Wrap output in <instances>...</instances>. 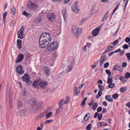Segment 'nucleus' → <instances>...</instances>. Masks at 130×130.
I'll use <instances>...</instances> for the list:
<instances>
[{
	"instance_id": "nucleus-55",
	"label": "nucleus",
	"mask_w": 130,
	"mask_h": 130,
	"mask_svg": "<svg viewBox=\"0 0 130 130\" xmlns=\"http://www.w3.org/2000/svg\"><path fill=\"white\" fill-rule=\"evenodd\" d=\"M126 56H127L128 60H130V53H127L126 54Z\"/></svg>"
},
{
	"instance_id": "nucleus-1",
	"label": "nucleus",
	"mask_w": 130,
	"mask_h": 130,
	"mask_svg": "<svg viewBox=\"0 0 130 130\" xmlns=\"http://www.w3.org/2000/svg\"><path fill=\"white\" fill-rule=\"evenodd\" d=\"M51 39L50 34L47 32L43 33L39 38V44L40 47L42 48L46 47L51 43Z\"/></svg>"
},
{
	"instance_id": "nucleus-27",
	"label": "nucleus",
	"mask_w": 130,
	"mask_h": 130,
	"mask_svg": "<svg viewBox=\"0 0 130 130\" xmlns=\"http://www.w3.org/2000/svg\"><path fill=\"white\" fill-rule=\"evenodd\" d=\"M45 115L44 113H40L36 117V119L37 120H39L44 116Z\"/></svg>"
},
{
	"instance_id": "nucleus-36",
	"label": "nucleus",
	"mask_w": 130,
	"mask_h": 130,
	"mask_svg": "<svg viewBox=\"0 0 130 130\" xmlns=\"http://www.w3.org/2000/svg\"><path fill=\"white\" fill-rule=\"evenodd\" d=\"M127 90V88L126 87H123L120 89V91L121 92L123 93L125 91H126Z\"/></svg>"
},
{
	"instance_id": "nucleus-28",
	"label": "nucleus",
	"mask_w": 130,
	"mask_h": 130,
	"mask_svg": "<svg viewBox=\"0 0 130 130\" xmlns=\"http://www.w3.org/2000/svg\"><path fill=\"white\" fill-rule=\"evenodd\" d=\"M26 90L25 89L22 90L21 92V96H25L26 94Z\"/></svg>"
},
{
	"instance_id": "nucleus-20",
	"label": "nucleus",
	"mask_w": 130,
	"mask_h": 130,
	"mask_svg": "<svg viewBox=\"0 0 130 130\" xmlns=\"http://www.w3.org/2000/svg\"><path fill=\"white\" fill-rule=\"evenodd\" d=\"M115 47L114 46L112 45H110L108 46L107 48L106 49L105 51L104 52V53H106L107 52H109L111 51L112 48Z\"/></svg>"
},
{
	"instance_id": "nucleus-37",
	"label": "nucleus",
	"mask_w": 130,
	"mask_h": 130,
	"mask_svg": "<svg viewBox=\"0 0 130 130\" xmlns=\"http://www.w3.org/2000/svg\"><path fill=\"white\" fill-rule=\"evenodd\" d=\"M98 106V104L97 102H96L93 104V105L92 106V109L93 110H95Z\"/></svg>"
},
{
	"instance_id": "nucleus-52",
	"label": "nucleus",
	"mask_w": 130,
	"mask_h": 130,
	"mask_svg": "<svg viewBox=\"0 0 130 130\" xmlns=\"http://www.w3.org/2000/svg\"><path fill=\"white\" fill-rule=\"evenodd\" d=\"M123 47L124 49H127L128 47V45L126 44H124L123 46Z\"/></svg>"
},
{
	"instance_id": "nucleus-2",
	"label": "nucleus",
	"mask_w": 130,
	"mask_h": 130,
	"mask_svg": "<svg viewBox=\"0 0 130 130\" xmlns=\"http://www.w3.org/2000/svg\"><path fill=\"white\" fill-rule=\"evenodd\" d=\"M32 109L35 113L39 112V109L42 107L44 106L42 102L38 103L36 98H32L29 101V102Z\"/></svg>"
},
{
	"instance_id": "nucleus-4",
	"label": "nucleus",
	"mask_w": 130,
	"mask_h": 130,
	"mask_svg": "<svg viewBox=\"0 0 130 130\" xmlns=\"http://www.w3.org/2000/svg\"><path fill=\"white\" fill-rule=\"evenodd\" d=\"M38 8L37 5L35 3L30 1L27 6V8L28 10L30 11H35Z\"/></svg>"
},
{
	"instance_id": "nucleus-40",
	"label": "nucleus",
	"mask_w": 130,
	"mask_h": 130,
	"mask_svg": "<svg viewBox=\"0 0 130 130\" xmlns=\"http://www.w3.org/2000/svg\"><path fill=\"white\" fill-rule=\"evenodd\" d=\"M16 10L14 7H13L11 9V13L13 15H14L15 14Z\"/></svg>"
},
{
	"instance_id": "nucleus-32",
	"label": "nucleus",
	"mask_w": 130,
	"mask_h": 130,
	"mask_svg": "<svg viewBox=\"0 0 130 130\" xmlns=\"http://www.w3.org/2000/svg\"><path fill=\"white\" fill-rule=\"evenodd\" d=\"M35 22L36 23H40L41 21V19L40 17H37L35 20Z\"/></svg>"
},
{
	"instance_id": "nucleus-54",
	"label": "nucleus",
	"mask_w": 130,
	"mask_h": 130,
	"mask_svg": "<svg viewBox=\"0 0 130 130\" xmlns=\"http://www.w3.org/2000/svg\"><path fill=\"white\" fill-rule=\"evenodd\" d=\"M130 41V38L129 37L126 38L125 40V41L127 43H128Z\"/></svg>"
},
{
	"instance_id": "nucleus-63",
	"label": "nucleus",
	"mask_w": 130,
	"mask_h": 130,
	"mask_svg": "<svg viewBox=\"0 0 130 130\" xmlns=\"http://www.w3.org/2000/svg\"><path fill=\"white\" fill-rule=\"evenodd\" d=\"M98 84H103V82L102 80L101 79H99V80L98 81Z\"/></svg>"
},
{
	"instance_id": "nucleus-8",
	"label": "nucleus",
	"mask_w": 130,
	"mask_h": 130,
	"mask_svg": "<svg viewBox=\"0 0 130 130\" xmlns=\"http://www.w3.org/2000/svg\"><path fill=\"white\" fill-rule=\"evenodd\" d=\"M47 17L48 21L52 22L54 20L55 15L53 13H49L47 14Z\"/></svg>"
},
{
	"instance_id": "nucleus-35",
	"label": "nucleus",
	"mask_w": 130,
	"mask_h": 130,
	"mask_svg": "<svg viewBox=\"0 0 130 130\" xmlns=\"http://www.w3.org/2000/svg\"><path fill=\"white\" fill-rule=\"evenodd\" d=\"M119 41V40L118 39L116 40L113 43H111L110 45H112L115 47L118 43Z\"/></svg>"
},
{
	"instance_id": "nucleus-15",
	"label": "nucleus",
	"mask_w": 130,
	"mask_h": 130,
	"mask_svg": "<svg viewBox=\"0 0 130 130\" xmlns=\"http://www.w3.org/2000/svg\"><path fill=\"white\" fill-rule=\"evenodd\" d=\"M113 70L114 71L118 70L122 72L123 70V69L121 66L115 65L113 68Z\"/></svg>"
},
{
	"instance_id": "nucleus-30",
	"label": "nucleus",
	"mask_w": 130,
	"mask_h": 130,
	"mask_svg": "<svg viewBox=\"0 0 130 130\" xmlns=\"http://www.w3.org/2000/svg\"><path fill=\"white\" fill-rule=\"evenodd\" d=\"M62 13L63 15L64 19H66L67 17V13L66 12V10L63 9L62 11Z\"/></svg>"
},
{
	"instance_id": "nucleus-33",
	"label": "nucleus",
	"mask_w": 130,
	"mask_h": 130,
	"mask_svg": "<svg viewBox=\"0 0 130 130\" xmlns=\"http://www.w3.org/2000/svg\"><path fill=\"white\" fill-rule=\"evenodd\" d=\"M70 100V99L68 96H66V99L64 101V103L65 104H67L69 102Z\"/></svg>"
},
{
	"instance_id": "nucleus-50",
	"label": "nucleus",
	"mask_w": 130,
	"mask_h": 130,
	"mask_svg": "<svg viewBox=\"0 0 130 130\" xmlns=\"http://www.w3.org/2000/svg\"><path fill=\"white\" fill-rule=\"evenodd\" d=\"M53 121V120H46L45 122L44 123L45 124H47L49 123H50L51 122Z\"/></svg>"
},
{
	"instance_id": "nucleus-39",
	"label": "nucleus",
	"mask_w": 130,
	"mask_h": 130,
	"mask_svg": "<svg viewBox=\"0 0 130 130\" xmlns=\"http://www.w3.org/2000/svg\"><path fill=\"white\" fill-rule=\"evenodd\" d=\"M102 91L99 90L98 92V94L96 96V98L99 99L100 98V97L102 94Z\"/></svg>"
},
{
	"instance_id": "nucleus-42",
	"label": "nucleus",
	"mask_w": 130,
	"mask_h": 130,
	"mask_svg": "<svg viewBox=\"0 0 130 130\" xmlns=\"http://www.w3.org/2000/svg\"><path fill=\"white\" fill-rule=\"evenodd\" d=\"M125 77L126 78H128L130 77V73L127 72L125 73L124 75Z\"/></svg>"
},
{
	"instance_id": "nucleus-61",
	"label": "nucleus",
	"mask_w": 130,
	"mask_h": 130,
	"mask_svg": "<svg viewBox=\"0 0 130 130\" xmlns=\"http://www.w3.org/2000/svg\"><path fill=\"white\" fill-rule=\"evenodd\" d=\"M52 107H49L48 108V109H47L45 111V113H47V112L48 111V110H50L52 109Z\"/></svg>"
},
{
	"instance_id": "nucleus-12",
	"label": "nucleus",
	"mask_w": 130,
	"mask_h": 130,
	"mask_svg": "<svg viewBox=\"0 0 130 130\" xmlns=\"http://www.w3.org/2000/svg\"><path fill=\"white\" fill-rule=\"evenodd\" d=\"M43 70L44 71V74L45 75L47 76L49 75L50 74V69L49 68L46 66L44 67Z\"/></svg>"
},
{
	"instance_id": "nucleus-3",
	"label": "nucleus",
	"mask_w": 130,
	"mask_h": 130,
	"mask_svg": "<svg viewBox=\"0 0 130 130\" xmlns=\"http://www.w3.org/2000/svg\"><path fill=\"white\" fill-rule=\"evenodd\" d=\"M72 32L74 36L77 38L81 33V29L77 27L73 26L72 28Z\"/></svg>"
},
{
	"instance_id": "nucleus-14",
	"label": "nucleus",
	"mask_w": 130,
	"mask_h": 130,
	"mask_svg": "<svg viewBox=\"0 0 130 130\" xmlns=\"http://www.w3.org/2000/svg\"><path fill=\"white\" fill-rule=\"evenodd\" d=\"M100 29V28H97L92 31V34L93 36H95L99 34Z\"/></svg>"
},
{
	"instance_id": "nucleus-7",
	"label": "nucleus",
	"mask_w": 130,
	"mask_h": 130,
	"mask_svg": "<svg viewBox=\"0 0 130 130\" xmlns=\"http://www.w3.org/2000/svg\"><path fill=\"white\" fill-rule=\"evenodd\" d=\"M30 78L29 75L27 74H25L22 78L23 81L25 82L26 83H27L28 85H30L32 83L31 81L29 80Z\"/></svg>"
},
{
	"instance_id": "nucleus-22",
	"label": "nucleus",
	"mask_w": 130,
	"mask_h": 130,
	"mask_svg": "<svg viewBox=\"0 0 130 130\" xmlns=\"http://www.w3.org/2000/svg\"><path fill=\"white\" fill-rule=\"evenodd\" d=\"M64 103V100L62 99L58 103L59 105V108L60 109H62L63 108Z\"/></svg>"
},
{
	"instance_id": "nucleus-18",
	"label": "nucleus",
	"mask_w": 130,
	"mask_h": 130,
	"mask_svg": "<svg viewBox=\"0 0 130 130\" xmlns=\"http://www.w3.org/2000/svg\"><path fill=\"white\" fill-rule=\"evenodd\" d=\"M91 115L89 113H87L86 114L84 118V120L85 121H87L91 117Z\"/></svg>"
},
{
	"instance_id": "nucleus-62",
	"label": "nucleus",
	"mask_w": 130,
	"mask_h": 130,
	"mask_svg": "<svg viewBox=\"0 0 130 130\" xmlns=\"http://www.w3.org/2000/svg\"><path fill=\"white\" fill-rule=\"evenodd\" d=\"M85 20V19L84 18L82 20L80 21V22L79 24L80 25L82 24L84 22Z\"/></svg>"
},
{
	"instance_id": "nucleus-25",
	"label": "nucleus",
	"mask_w": 130,
	"mask_h": 130,
	"mask_svg": "<svg viewBox=\"0 0 130 130\" xmlns=\"http://www.w3.org/2000/svg\"><path fill=\"white\" fill-rule=\"evenodd\" d=\"M23 14L24 15L26 16L28 18H30L32 17V15L31 14L27 13L26 11L23 12Z\"/></svg>"
},
{
	"instance_id": "nucleus-26",
	"label": "nucleus",
	"mask_w": 130,
	"mask_h": 130,
	"mask_svg": "<svg viewBox=\"0 0 130 130\" xmlns=\"http://www.w3.org/2000/svg\"><path fill=\"white\" fill-rule=\"evenodd\" d=\"M108 80L107 81V83L109 84H111L113 82V80H112L111 76H108Z\"/></svg>"
},
{
	"instance_id": "nucleus-53",
	"label": "nucleus",
	"mask_w": 130,
	"mask_h": 130,
	"mask_svg": "<svg viewBox=\"0 0 130 130\" xmlns=\"http://www.w3.org/2000/svg\"><path fill=\"white\" fill-rule=\"evenodd\" d=\"M109 65V63L108 62H107L106 63H105L104 67L105 68H107Z\"/></svg>"
},
{
	"instance_id": "nucleus-13",
	"label": "nucleus",
	"mask_w": 130,
	"mask_h": 130,
	"mask_svg": "<svg viewBox=\"0 0 130 130\" xmlns=\"http://www.w3.org/2000/svg\"><path fill=\"white\" fill-rule=\"evenodd\" d=\"M24 58V56L23 54H20L18 56L17 59L15 61V62L18 63L21 62L23 60Z\"/></svg>"
},
{
	"instance_id": "nucleus-5",
	"label": "nucleus",
	"mask_w": 130,
	"mask_h": 130,
	"mask_svg": "<svg viewBox=\"0 0 130 130\" xmlns=\"http://www.w3.org/2000/svg\"><path fill=\"white\" fill-rule=\"evenodd\" d=\"M59 45V44L58 42L56 41H54L46 49L48 51L50 50L54 51V49H56L58 47Z\"/></svg>"
},
{
	"instance_id": "nucleus-10",
	"label": "nucleus",
	"mask_w": 130,
	"mask_h": 130,
	"mask_svg": "<svg viewBox=\"0 0 130 130\" xmlns=\"http://www.w3.org/2000/svg\"><path fill=\"white\" fill-rule=\"evenodd\" d=\"M16 70L17 72L20 75H22L24 73V71L23 70L22 66L21 65H18Z\"/></svg>"
},
{
	"instance_id": "nucleus-44",
	"label": "nucleus",
	"mask_w": 130,
	"mask_h": 130,
	"mask_svg": "<svg viewBox=\"0 0 130 130\" xmlns=\"http://www.w3.org/2000/svg\"><path fill=\"white\" fill-rule=\"evenodd\" d=\"M119 96L118 94V93H116L114 94H113L112 95V98L115 99H116Z\"/></svg>"
},
{
	"instance_id": "nucleus-46",
	"label": "nucleus",
	"mask_w": 130,
	"mask_h": 130,
	"mask_svg": "<svg viewBox=\"0 0 130 130\" xmlns=\"http://www.w3.org/2000/svg\"><path fill=\"white\" fill-rule=\"evenodd\" d=\"M106 56L105 55H102L101 58L100 59V60H104L105 61L106 60Z\"/></svg>"
},
{
	"instance_id": "nucleus-38",
	"label": "nucleus",
	"mask_w": 130,
	"mask_h": 130,
	"mask_svg": "<svg viewBox=\"0 0 130 130\" xmlns=\"http://www.w3.org/2000/svg\"><path fill=\"white\" fill-rule=\"evenodd\" d=\"M52 112L51 111L49 113H48L46 115L45 119H47L49 118L52 115Z\"/></svg>"
},
{
	"instance_id": "nucleus-57",
	"label": "nucleus",
	"mask_w": 130,
	"mask_h": 130,
	"mask_svg": "<svg viewBox=\"0 0 130 130\" xmlns=\"http://www.w3.org/2000/svg\"><path fill=\"white\" fill-rule=\"evenodd\" d=\"M127 65V63L126 62H123L122 63V66L123 68H125L126 67Z\"/></svg>"
},
{
	"instance_id": "nucleus-64",
	"label": "nucleus",
	"mask_w": 130,
	"mask_h": 130,
	"mask_svg": "<svg viewBox=\"0 0 130 130\" xmlns=\"http://www.w3.org/2000/svg\"><path fill=\"white\" fill-rule=\"evenodd\" d=\"M126 105L128 107L130 108V102L127 103L126 104Z\"/></svg>"
},
{
	"instance_id": "nucleus-58",
	"label": "nucleus",
	"mask_w": 130,
	"mask_h": 130,
	"mask_svg": "<svg viewBox=\"0 0 130 130\" xmlns=\"http://www.w3.org/2000/svg\"><path fill=\"white\" fill-rule=\"evenodd\" d=\"M94 102V101L93 100H92L91 101V102L88 103V104L90 106H91L93 104V103Z\"/></svg>"
},
{
	"instance_id": "nucleus-19",
	"label": "nucleus",
	"mask_w": 130,
	"mask_h": 130,
	"mask_svg": "<svg viewBox=\"0 0 130 130\" xmlns=\"http://www.w3.org/2000/svg\"><path fill=\"white\" fill-rule=\"evenodd\" d=\"M22 41L19 39H17V44L18 46V48L19 49H21L22 48Z\"/></svg>"
},
{
	"instance_id": "nucleus-34",
	"label": "nucleus",
	"mask_w": 130,
	"mask_h": 130,
	"mask_svg": "<svg viewBox=\"0 0 130 130\" xmlns=\"http://www.w3.org/2000/svg\"><path fill=\"white\" fill-rule=\"evenodd\" d=\"M22 104L21 101L19 100H18L17 102V106L18 108H20L22 106Z\"/></svg>"
},
{
	"instance_id": "nucleus-6",
	"label": "nucleus",
	"mask_w": 130,
	"mask_h": 130,
	"mask_svg": "<svg viewBox=\"0 0 130 130\" xmlns=\"http://www.w3.org/2000/svg\"><path fill=\"white\" fill-rule=\"evenodd\" d=\"M25 29V28L24 26H22L18 31V38L21 39L23 38L24 36L23 31H24Z\"/></svg>"
},
{
	"instance_id": "nucleus-11",
	"label": "nucleus",
	"mask_w": 130,
	"mask_h": 130,
	"mask_svg": "<svg viewBox=\"0 0 130 130\" xmlns=\"http://www.w3.org/2000/svg\"><path fill=\"white\" fill-rule=\"evenodd\" d=\"M77 2H75L72 6V10L76 13H78L79 11V9L77 8Z\"/></svg>"
},
{
	"instance_id": "nucleus-43",
	"label": "nucleus",
	"mask_w": 130,
	"mask_h": 130,
	"mask_svg": "<svg viewBox=\"0 0 130 130\" xmlns=\"http://www.w3.org/2000/svg\"><path fill=\"white\" fill-rule=\"evenodd\" d=\"M98 87L100 91H102L104 89V87L102 85H98Z\"/></svg>"
},
{
	"instance_id": "nucleus-45",
	"label": "nucleus",
	"mask_w": 130,
	"mask_h": 130,
	"mask_svg": "<svg viewBox=\"0 0 130 130\" xmlns=\"http://www.w3.org/2000/svg\"><path fill=\"white\" fill-rule=\"evenodd\" d=\"M91 124H89L86 127V128L87 130H90L91 129Z\"/></svg>"
},
{
	"instance_id": "nucleus-23",
	"label": "nucleus",
	"mask_w": 130,
	"mask_h": 130,
	"mask_svg": "<svg viewBox=\"0 0 130 130\" xmlns=\"http://www.w3.org/2000/svg\"><path fill=\"white\" fill-rule=\"evenodd\" d=\"M74 90L75 91V93L74 94V96H77L79 94V91L78 90V89L75 86L73 87Z\"/></svg>"
},
{
	"instance_id": "nucleus-60",
	"label": "nucleus",
	"mask_w": 130,
	"mask_h": 130,
	"mask_svg": "<svg viewBox=\"0 0 130 130\" xmlns=\"http://www.w3.org/2000/svg\"><path fill=\"white\" fill-rule=\"evenodd\" d=\"M14 23V22L13 21H11L10 22V25L11 26H13Z\"/></svg>"
},
{
	"instance_id": "nucleus-31",
	"label": "nucleus",
	"mask_w": 130,
	"mask_h": 130,
	"mask_svg": "<svg viewBox=\"0 0 130 130\" xmlns=\"http://www.w3.org/2000/svg\"><path fill=\"white\" fill-rule=\"evenodd\" d=\"M109 13V12L107 11L105 15L104 16L102 20V21H103L105 20L109 16L108 14Z\"/></svg>"
},
{
	"instance_id": "nucleus-29",
	"label": "nucleus",
	"mask_w": 130,
	"mask_h": 130,
	"mask_svg": "<svg viewBox=\"0 0 130 130\" xmlns=\"http://www.w3.org/2000/svg\"><path fill=\"white\" fill-rule=\"evenodd\" d=\"M7 12H5L4 13L3 15V21L4 24H5V23L6 18L7 15Z\"/></svg>"
},
{
	"instance_id": "nucleus-24",
	"label": "nucleus",
	"mask_w": 130,
	"mask_h": 130,
	"mask_svg": "<svg viewBox=\"0 0 130 130\" xmlns=\"http://www.w3.org/2000/svg\"><path fill=\"white\" fill-rule=\"evenodd\" d=\"M71 62V63L70 64H69L68 65L67 68V72H69L72 69V67H73L72 65V64L73 63V62Z\"/></svg>"
},
{
	"instance_id": "nucleus-49",
	"label": "nucleus",
	"mask_w": 130,
	"mask_h": 130,
	"mask_svg": "<svg viewBox=\"0 0 130 130\" xmlns=\"http://www.w3.org/2000/svg\"><path fill=\"white\" fill-rule=\"evenodd\" d=\"M103 115L102 113H100L98 115V119L100 121L102 118Z\"/></svg>"
},
{
	"instance_id": "nucleus-47",
	"label": "nucleus",
	"mask_w": 130,
	"mask_h": 130,
	"mask_svg": "<svg viewBox=\"0 0 130 130\" xmlns=\"http://www.w3.org/2000/svg\"><path fill=\"white\" fill-rule=\"evenodd\" d=\"M104 123V122H99L97 124V128L100 127L102 125V123Z\"/></svg>"
},
{
	"instance_id": "nucleus-48",
	"label": "nucleus",
	"mask_w": 130,
	"mask_h": 130,
	"mask_svg": "<svg viewBox=\"0 0 130 130\" xmlns=\"http://www.w3.org/2000/svg\"><path fill=\"white\" fill-rule=\"evenodd\" d=\"M9 104L11 108L12 107V105L13 104L12 100L10 98H9Z\"/></svg>"
},
{
	"instance_id": "nucleus-41",
	"label": "nucleus",
	"mask_w": 130,
	"mask_h": 130,
	"mask_svg": "<svg viewBox=\"0 0 130 130\" xmlns=\"http://www.w3.org/2000/svg\"><path fill=\"white\" fill-rule=\"evenodd\" d=\"M115 86V84L114 83H111V84H109L108 85V87L109 88H112L114 87Z\"/></svg>"
},
{
	"instance_id": "nucleus-17",
	"label": "nucleus",
	"mask_w": 130,
	"mask_h": 130,
	"mask_svg": "<svg viewBox=\"0 0 130 130\" xmlns=\"http://www.w3.org/2000/svg\"><path fill=\"white\" fill-rule=\"evenodd\" d=\"M26 112V110L23 109L18 111L17 113L18 115L22 116L25 115Z\"/></svg>"
},
{
	"instance_id": "nucleus-9",
	"label": "nucleus",
	"mask_w": 130,
	"mask_h": 130,
	"mask_svg": "<svg viewBox=\"0 0 130 130\" xmlns=\"http://www.w3.org/2000/svg\"><path fill=\"white\" fill-rule=\"evenodd\" d=\"M48 84V83L43 80H40L39 79V86L41 89H44V87Z\"/></svg>"
},
{
	"instance_id": "nucleus-21",
	"label": "nucleus",
	"mask_w": 130,
	"mask_h": 130,
	"mask_svg": "<svg viewBox=\"0 0 130 130\" xmlns=\"http://www.w3.org/2000/svg\"><path fill=\"white\" fill-rule=\"evenodd\" d=\"M105 99L109 102H112L113 100L111 98V96L110 95H107L105 97Z\"/></svg>"
},
{
	"instance_id": "nucleus-16",
	"label": "nucleus",
	"mask_w": 130,
	"mask_h": 130,
	"mask_svg": "<svg viewBox=\"0 0 130 130\" xmlns=\"http://www.w3.org/2000/svg\"><path fill=\"white\" fill-rule=\"evenodd\" d=\"M39 79L34 81L32 84V85L34 88H38L39 86Z\"/></svg>"
},
{
	"instance_id": "nucleus-51",
	"label": "nucleus",
	"mask_w": 130,
	"mask_h": 130,
	"mask_svg": "<svg viewBox=\"0 0 130 130\" xmlns=\"http://www.w3.org/2000/svg\"><path fill=\"white\" fill-rule=\"evenodd\" d=\"M106 73L109 76H111V73L110 71L108 70H105Z\"/></svg>"
},
{
	"instance_id": "nucleus-59",
	"label": "nucleus",
	"mask_w": 130,
	"mask_h": 130,
	"mask_svg": "<svg viewBox=\"0 0 130 130\" xmlns=\"http://www.w3.org/2000/svg\"><path fill=\"white\" fill-rule=\"evenodd\" d=\"M121 49L120 48H119L117 50H116L114 51L115 53H118V52H121Z\"/></svg>"
},
{
	"instance_id": "nucleus-56",
	"label": "nucleus",
	"mask_w": 130,
	"mask_h": 130,
	"mask_svg": "<svg viewBox=\"0 0 130 130\" xmlns=\"http://www.w3.org/2000/svg\"><path fill=\"white\" fill-rule=\"evenodd\" d=\"M102 107H100L98 108V109H97V111L98 112H100L102 111Z\"/></svg>"
}]
</instances>
